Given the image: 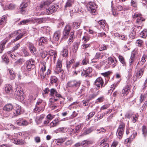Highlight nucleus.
Segmentation results:
<instances>
[{"label": "nucleus", "instance_id": "f257e3e1", "mask_svg": "<svg viewBox=\"0 0 147 147\" xmlns=\"http://www.w3.org/2000/svg\"><path fill=\"white\" fill-rule=\"evenodd\" d=\"M50 96L53 97L50 98L49 102L51 103L55 102L58 100V98H62V96L59 93L57 92L56 89L52 88L50 90Z\"/></svg>", "mask_w": 147, "mask_h": 147}, {"label": "nucleus", "instance_id": "f03ea898", "mask_svg": "<svg viewBox=\"0 0 147 147\" xmlns=\"http://www.w3.org/2000/svg\"><path fill=\"white\" fill-rule=\"evenodd\" d=\"M46 21V19L45 18H30L29 19H27L26 20H23L20 22V23L21 24H27L29 22H32L34 23H35V22H36L38 24H40L45 22Z\"/></svg>", "mask_w": 147, "mask_h": 147}, {"label": "nucleus", "instance_id": "7ed1b4c3", "mask_svg": "<svg viewBox=\"0 0 147 147\" xmlns=\"http://www.w3.org/2000/svg\"><path fill=\"white\" fill-rule=\"evenodd\" d=\"M81 82L80 81L72 80L68 82L66 84V87H70L75 90L77 89L80 86Z\"/></svg>", "mask_w": 147, "mask_h": 147}, {"label": "nucleus", "instance_id": "20e7f679", "mask_svg": "<svg viewBox=\"0 0 147 147\" xmlns=\"http://www.w3.org/2000/svg\"><path fill=\"white\" fill-rule=\"evenodd\" d=\"M46 105V103L43 101L42 100L39 99L36 103L35 108L34 109V111L36 113L39 112L43 109Z\"/></svg>", "mask_w": 147, "mask_h": 147}, {"label": "nucleus", "instance_id": "39448f33", "mask_svg": "<svg viewBox=\"0 0 147 147\" xmlns=\"http://www.w3.org/2000/svg\"><path fill=\"white\" fill-rule=\"evenodd\" d=\"M15 92V95L17 99L20 101L23 100L25 97V94L24 93L22 88L20 87H18Z\"/></svg>", "mask_w": 147, "mask_h": 147}, {"label": "nucleus", "instance_id": "423d86ee", "mask_svg": "<svg viewBox=\"0 0 147 147\" xmlns=\"http://www.w3.org/2000/svg\"><path fill=\"white\" fill-rule=\"evenodd\" d=\"M87 7L88 10L92 14L94 15L96 12V5L94 2H90L88 3L87 5Z\"/></svg>", "mask_w": 147, "mask_h": 147}, {"label": "nucleus", "instance_id": "0eeeda50", "mask_svg": "<svg viewBox=\"0 0 147 147\" xmlns=\"http://www.w3.org/2000/svg\"><path fill=\"white\" fill-rule=\"evenodd\" d=\"M35 61L32 59L26 61V67L29 71H31L35 67Z\"/></svg>", "mask_w": 147, "mask_h": 147}, {"label": "nucleus", "instance_id": "6e6552de", "mask_svg": "<svg viewBox=\"0 0 147 147\" xmlns=\"http://www.w3.org/2000/svg\"><path fill=\"white\" fill-rule=\"evenodd\" d=\"M24 34L25 33L21 32V31L19 30L15 31L13 34L9 35V37L11 38L13 37V35L15 36L18 35L16 38L13 40L15 42L21 38Z\"/></svg>", "mask_w": 147, "mask_h": 147}, {"label": "nucleus", "instance_id": "1a4fd4ad", "mask_svg": "<svg viewBox=\"0 0 147 147\" xmlns=\"http://www.w3.org/2000/svg\"><path fill=\"white\" fill-rule=\"evenodd\" d=\"M104 82L102 78L100 77L97 78L94 82V84L97 87V90L100 87L102 88L103 86Z\"/></svg>", "mask_w": 147, "mask_h": 147}, {"label": "nucleus", "instance_id": "9d476101", "mask_svg": "<svg viewBox=\"0 0 147 147\" xmlns=\"http://www.w3.org/2000/svg\"><path fill=\"white\" fill-rule=\"evenodd\" d=\"M92 71V69L91 67H88L84 68L83 69V71L81 74V75L83 76L86 77Z\"/></svg>", "mask_w": 147, "mask_h": 147}, {"label": "nucleus", "instance_id": "9b49d317", "mask_svg": "<svg viewBox=\"0 0 147 147\" xmlns=\"http://www.w3.org/2000/svg\"><path fill=\"white\" fill-rule=\"evenodd\" d=\"M71 30L70 26L69 25H67L63 31V37L64 38H68L69 31Z\"/></svg>", "mask_w": 147, "mask_h": 147}, {"label": "nucleus", "instance_id": "f8f14e48", "mask_svg": "<svg viewBox=\"0 0 147 147\" xmlns=\"http://www.w3.org/2000/svg\"><path fill=\"white\" fill-rule=\"evenodd\" d=\"M127 118H129L131 117V121L133 123H135L138 119V114H127L126 115Z\"/></svg>", "mask_w": 147, "mask_h": 147}, {"label": "nucleus", "instance_id": "ddd939ff", "mask_svg": "<svg viewBox=\"0 0 147 147\" xmlns=\"http://www.w3.org/2000/svg\"><path fill=\"white\" fill-rule=\"evenodd\" d=\"M62 60L59 59H58L56 65V70L58 72H60L63 74V71L62 69Z\"/></svg>", "mask_w": 147, "mask_h": 147}, {"label": "nucleus", "instance_id": "4468645a", "mask_svg": "<svg viewBox=\"0 0 147 147\" xmlns=\"http://www.w3.org/2000/svg\"><path fill=\"white\" fill-rule=\"evenodd\" d=\"M136 59L135 57L134 56H131L129 59V69L130 70H131L133 69V67L135 64V61Z\"/></svg>", "mask_w": 147, "mask_h": 147}, {"label": "nucleus", "instance_id": "2eb2a0df", "mask_svg": "<svg viewBox=\"0 0 147 147\" xmlns=\"http://www.w3.org/2000/svg\"><path fill=\"white\" fill-rule=\"evenodd\" d=\"M46 66L44 63H43L42 66L41 67L40 72V75L41 78L42 80L44 79L46 76V73H44V72L46 71Z\"/></svg>", "mask_w": 147, "mask_h": 147}, {"label": "nucleus", "instance_id": "dca6fc26", "mask_svg": "<svg viewBox=\"0 0 147 147\" xmlns=\"http://www.w3.org/2000/svg\"><path fill=\"white\" fill-rule=\"evenodd\" d=\"M38 42L39 45L44 46L47 43L48 40L46 37H41L39 39Z\"/></svg>", "mask_w": 147, "mask_h": 147}, {"label": "nucleus", "instance_id": "f3484780", "mask_svg": "<svg viewBox=\"0 0 147 147\" xmlns=\"http://www.w3.org/2000/svg\"><path fill=\"white\" fill-rule=\"evenodd\" d=\"M108 63L112 66V67H114L115 66V64L117 63V60L115 59L114 60V59L111 57H109L108 58Z\"/></svg>", "mask_w": 147, "mask_h": 147}, {"label": "nucleus", "instance_id": "a211bd4d", "mask_svg": "<svg viewBox=\"0 0 147 147\" xmlns=\"http://www.w3.org/2000/svg\"><path fill=\"white\" fill-rule=\"evenodd\" d=\"M21 107L19 105L17 106L13 111V113L14 116H17L20 114Z\"/></svg>", "mask_w": 147, "mask_h": 147}, {"label": "nucleus", "instance_id": "6ab92c4d", "mask_svg": "<svg viewBox=\"0 0 147 147\" xmlns=\"http://www.w3.org/2000/svg\"><path fill=\"white\" fill-rule=\"evenodd\" d=\"M61 35V32L59 31H57L55 32L53 36V39L55 41H57L59 39Z\"/></svg>", "mask_w": 147, "mask_h": 147}, {"label": "nucleus", "instance_id": "aec40b11", "mask_svg": "<svg viewBox=\"0 0 147 147\" xmlns=\"http://www.w3.org/2000/svg\"><path fill=\"white\" fill-rule=\"evenodd\" d=\"M12 87L11 85L9 84H5V90L6 93H9L12 92Z\"/></svg>", "mask_w": 147, "mask_h": 147}, {"label": "nucleus", "instance_id": "412c9836", "mask_svg": "<svg viewBox=\"0 0 147 147\" xmlns=\"http://www.w3.org/2000/svg\"><path fill=\"white\" fill-rule=\"evenodd\" d=\"M130 88L128 85H126L122 90V94L127 95L130 91Z\"/></svg>", "mask_w": 147, "mask_h": 147}, {"label": "nucleus", "instance_id": "4be33fe9", "mask_svg": "<svg viewBox=\"0 0 147 147\" xmlns=\"http://www.w3.org/2000/svg\"><path fill=\"white\" fill-rule=\"evenodd\" d=\"M13 108V107L12 105L10 104H9L6 105L4 107L3 110L4 111H7L9 112L12 110Z\"/></svg>", "mask_w": 147, "mask_h": 147}, {"label": "nucleus", "instance_id": "5701e85b", "mask_svg": "<svg viewBox=\"0 0 147 147\" xmlns=\"http://www.w3.org/2000/svg\"><path fill=\"white\" fill-rule=\"evenodd\" d=\"M28 5L26 3L23 2L20 5L19 8L20 10L22 13L26 11V8L27 6Z\"/></svg>", "mask_w": 147, "mask_h": 147}, {"label": "nucleus", "instance_id": "b1692460", "mask_svg": "<svg viewBox=\"0 0 147 147\" xmlns=\"http://www.w3.org/2000/svg\"><path fill=\"white\" fill-rule=\"evenodd\" d=\"M144 71V69L142 68L136 74V77L137 78H140L142 76Z\"/></svg>", "mask_w": 147, "mask_h": 147}, {"label": "nucleus", "instance_id": "393cba45", "mask_svg": "<svg viewBox=\"0 0 147 147\" xmlns=\"http://www.w3.org/2000/svg\"><path fill=\"white\" fill-rule=\"evenodd\" d=\"M141 51L140 49H139L138 48H136L133 50L131 53V56H134L135 57V55H139L140 54Z\"/></svg>", "mask_w": 147, "mask_h": 147}, {"label": "nucleus", "instance_id": "a878e982", "mask_svg": "<svg viewBox=\"0 0 147 147\" xmlns=\"http://www.w3.org/2000/svg\"><path fill=\"white\" fill-rule=\"evenodd\" d=\"M104 53H101L97 52L96 53L94 59H102L103 57Z\"/></svg>", "mask_w": 147, "mask_h": 147}, {"label": "nucleus", "instance_id": "bb28decb", "mask_svg": "<svg viewBox=\"0 0 147 147\" xmlns=\"http://www.w3.org/2000/svg\"><path fill=\"white\" fill-rule=\"evenodd\" d=\"M68 47L65 48H63L61 52L62 55L64 57H67L68 55V51L67 48Z\"/></svg>", "mask_w": 147, "mask_h": 147}, {"label": "nucleus", "instance_id": "cd10ccee", "mask_svg": "<svg viewBox=\"0 0 147 147\" xmlns=\"http://www.w3.org/2000/svg\"><path fill=\"white\" fill-rule=\"evenodd\" d=\"M59 123V121L57 118H55L52 122L50 123V127H54L56 126Z\"/></svg>", "mask_w": 147, "mask_h": 147}, {"label": "nucleus", "instance_id": "c85d7f7f", "mask_svg": "<svg viewBox=\"0 0 147 147\" xmlns=\"http://www.w3.org/2000/svg\"><path fill=\"white\" fill-rule=\"evenodd\" d=\"M57 81V78L55 76H52L50 78V83L52 84L54 83H56Z\"/></svg>", "mask_w": 147, "mask_h": 147}, {"label": "nucleus", "instance_id": "c756f323", "mask_svg": "<svg viewBox=\"0 0 147 147\" xmlns=\"http://www.w3.org/2000/svg\"><path fill=\"white\" fill-rule=\"evenodd\" d=\"M70 26L74 28H77L79 27L80 23L78 22H73L70 24Z\"/></svg>", "mask_w": 147, "mask_h": 147}, {"label": "nucleus", "instance_id": "7c9ffc66", "mask_svg": "<svg viewBox=\"0 0 147 147\" xmlns=\"http://www.w3.org/2000/svg\"><path fill=\"white\" fill-rule=\"evenodd\" d=\"M145 19L142 18V17L138 18H137L136 21V23L138 24H142V22L144 21Z\"/></svg>", "mask_w": 147, "mask_h": 147}, {"label": "nucleus", "instance_id": "2f4dec72", "mask_svg": "<svg viewBox=\"0 0 147 147\" xmlns=\"http://www.w3.org/2000/svg\"><path fill=\"white\" fill-rule=\"evenodd\" d=\"M66 139L67 138H62L57 139L56 140V142L57 144H61L64 142Z\"/></svg>", "mask_w": 147, "mask_h": 147}, {"label": "nucleus", "instance_id": "473e14b6", "mask_svg": "<svg viewBox=\"0 0 147 147\" xmlns=\"http://www.w3.org/2000/svg\"><path fill=\"white\" fill-rule=\"evenodd\" d=\"M140 36L144 38H145L147 36V30L144 29L140 33Z\"/></svg>", "mask_w": 147, "mask_h": 147}, {"label": "nucleus", "instance_id": "72a5a7b5", "mask_svg": "<svg viewBox=\"0 0 147 147\" xmlns=\"http://www.w3.org/2000/svg\"><path fill=\"white\" fill-rule=\"evenodd\" d=\"M123 131L119 130H117V136L119 139L121 138L123 134Z\"/></svg>", "mask_w": 147, "mask_h": 147}, {"label": "nucleus", "instance_id": "f704fd0d", "mask_svg": "<svg viewBox=\"0 0 147 147\" xmlns=\"http://www.w3.org/2000/svg\"><path fill=\"white\" fill-rule=\"evenodd\" d=\"M57 131L58 132L64 133L67 131V129L65 127H61L58 129Z\"/></svg>", "mask_w": 147, "mask_h": 147}, {"label": "nucleus", "instance_id": "c9c22d12", "mask_svg": "<svg viewBox=\"0 0 147 147\" xmlns=\"http://www.w3.org/2000/svg\"><path fill=\"white\" fill-rule=\"evenodd\" d=\"M75 61L74 59H72L67 63V69H69L70 68L71 65Z\"/></svg>", "mask_w": 147, "mask_h": 147}, {"label": "nucleus", "instance_id": "e433bc0d", "mask_svg": "<svg viewBox=\"0 0 147 147\" xmlns=\"http://www.w3.org/2000/svg\"><path fill=\"white\" fill-rule=\"evenodd\" d=\"M98 24L102 28H104L106 25L105 21V20H100L98 21Z\"/></svg>", "mask_w": 147, "mask_h": 147}, {"label": "nucleus", "instance_id": "4c0bfd02", "mask_svg": "<svg viewBox=\"0 0 147 147\" xmlns=\"http://www.w3.org/2000/svg\"><path fill=\"white\" fill-rule=\"evenodd\" d=\"M99 94V91L98 90L96 92L92 94H90L89 96L90 99L96 97Z\"/></svg>", "mask_w": 147, "mask_h": 147}, {"label": "nucleus", "instance_id": "58836bf2", "mask_svg": "<svg viewBox=\"0 0 147 147\" xmlns=\"http://www.w3.org/2000/svg\"><path fill=\"white\" fill-rule=\"evenodd\" d=\"M73 11L76 13L80 11L81 10L80 6L78 5L75 6Z\"/></svg>", "mask_w": 147, "mask_h": 147}, {"label": "nucleus", "instance_id": "ea45409f", "mask_svg": "<svg viewBox=\"0 0 147 147\" xmlns=\"http://www.w3.org/2000/svg\"><path fill=\"white\" fill-rule=\"evenodd\" d=\"M142 131L144 136L145 137L147 135V128L144 126L142 127Z\"/></svg>", "mask_w": 147, "mask_h": 147}, {"label": "nucleus", "instance_id": "a19ab883", "mask_svg": "<svg viewBox=\"0 0 147 147\" xmlns=\"http://www.w3.org/2000/svg\"><path fill=\"white\" fill-rule=\"evenodd\" d=\"M146 56L145 55H144L142 58L141 59L140 61H139L138 64L139 63L141 64V65H143L146 61Z\"/></svg>", "mask_w": 147, "mask_h": 147}, {"label": "nucleus", "instance_id": "79ce46f5", "mask_svg": "<svg viewBox=\"0 0 147 147\" xmlns=\"http://www.w3.org/2000/svg\"><path fill=\"white\" fill-rule=\"evenodd\" d=\"M16 5L13 3H11L8 5H7L6 7L8 9L12 10L15 8Z\"/></svg>", "mask_w": 147, "mask_h": 147}, {"label": "nucleus", "instance_id": "37998d69", "mask_svg": "<svg viewBox=\"0 0 147 147\" xmlns=\"http://www.w3.org/2000/svg\"><path fill=\"white\" fill-rule=\"evenodd\" d=\"M119 58L120 61L123 65H125L126 62H125L124 58L122 56L119 55Z\"/></svg>", "mask_w": 147, "mask_h": 147}, {"label": "nucleus", "instance_id": "c03bdc74", "mask_svg": "<svg viewBox=\"0 0 147 147\" xmlns=\"http://www.w3.org/2000/svg\"><path fill=\"white\" fill-rule=\"evenodd\" d=\"M50 92V90L48 88H47L45 89L44 90V92L42 94L44 96H47L48 93L49 92Z\"/></svg>", "mask_w": 147, "mask_h": 147}, {"label": "nucleus", "instance_id": "a18cd8bd", "mask_svg": "<svg viewBox=\"0 0 147 147\" xmlns=\"http://www.w3.org/2000/svg\"><path fill=\"white\" fill-rule=\"evenodd\" d=\"M93 130L91 128H90L86 130L82 134L83 135H86L90 133Z\"/></svg>", "mask_w": 147, "mask_h": 147}, {"label": "nucleus", "instance_id": "49530a36", "mask_svg": "<svg viewBox=\"0 0 147 147\" xmlns=\"http://www.w3.org/2000/svg\"><path fill=\"white\" fill-rule=\"evenodd\" d=\"M90 47V44H86L85 43H84L81 46V47L83 49H86L88 48H89Z\"/></svg>", "mask_w": 147, "mask_h": 147}, {"label": "nucleus", "instance_id": "de8ad7c7", "mask_svg": "<svg viewBox=\"0 0 147 147\" xmlns=\"http://www.w3.org/2000/svg\"><path fill=\"white\" fill-rule=\"evenodd\" d=\"M82 142V145H83V146L84 145L92 144V141L88 140H84Z\"/></svg>", "mask_w": 147, "mask_h": 147}, {"label": "nucleus", "instance_id": "09e8293b", "mask_svg": "<svg viewBox=\"0 0 147 147\" xmlns=\"http://www.w3.org/2000/svg\"><path fill=\"white\" fill-rule=\"evenodd\" d=\"M125 125L124 123H122L119 125L117 130H119L123 131H124Z\"/></svg>", "mask_w": 147, "mask_h": 147}, {"label": "nucleus", "instance_id": "8fccbe9b", "mask_svg": "<svg viewBox=\"0 0 147 147\" xmlns=\"http://www.w3.org/2000/svg\"><path fill=\"white\" fill-rule=\"evenodd\" d=\"M24 62V60L23 59H20L17 60L16 63L18 65H21Z\"/></svg>", "mask_w": 147, "mask_h": 147}, {"label": "nucleus", "instance_id": "3c124183", "mask_svg": "<svg viewBox=\"0 0 147 147\" xmlns=\"http://www.w3.org/2000/svg\"><path fill=\"white\" fill-rule=\"evenodd\" d=\"M45 116L42 115L37 117V121L39 123H40L42 122V120L44 118Z\"/></svg>", "mask_w": 147, "mask_h": 147}, {"label": "nucleus", "instance_id": "603ef678", "mask_svg": "<svg viewBox=\"0 0 147 147\" xmlns=\"http://www.w3.org/2000/svg\"><path fill=\"white\" fill-rule=\"evenodd\" d=\"M9 72L10 74V75L12 76V77L11 78H10L11 79H13L15 78V73L13 70L12 69H9Z\"/></svg>", "mask_w": 147, "mask_h": 147}, {"label": "nucleus", "instance_id": "864d4df0", "mask_svg": "<svg viewBox=\"0 0 147 147\" xmlns=\"http://www.w3.org/2000/svg\"><path fill=\"white\" fill-rule=\"evenodd\" d=\"M73 3V2L70 0H68L67 1L66 5H65V7H70L72 5Z\"/></svg>", "mask_w": 147, "mask_h": 147}, {"label": "nucleus", "instance_id": "5fc2aeb1", "mask_svg": "<svg viewBox=\"0 0 147 147\" xmlns=\"http://www.w3.org/2000/svg\"><path fill=\"white\" fill-rule=\"evenodd\" d=\"M136 43L139 47H141L143 44V41L141 40L138 39L137 40Z\"/></svg>", "mask_w": 147, "mask_h": 147}, {"label": "nucleus", "instance_id": "6e6d98bb", "mask_svg": "<svg viewBox=\"0 0 147 147\" xmlns=\"http://www.w3.org/2000/svg\"><path fill=\"white\" fill-rule=\"evenodd\" d=\"M55 117V116L52 115L51 114H49L46 116V118L49 120L50 121L53 119Z\"/></svg>", "mask_w": 147, "mask_h": 147}, {"label": "nucleus", "instance_id": "4d7b16f0", "mask_svg": "<svg viewBox=\"0 0 147 147\" xmlns=\"http://www.w3.org/2000/svg\"><path fill=\"white\" fill-rule=\"evenodd\" d=\"M22 71L25 74L28 73V71H29L28 69H27V68L24 66H23L21 68Z\"/></svg>", "mask_w": 147, "mask_h": 147}, {"label": "nucleus", "instance_id": "13d9d810", "mask_svg": "<svg viewBox=\"0 0 147 147\" xmlns=\"http://www.w3.org/2000/svg\"><path fill=\"white\" fill-rule=\"evenodd\" d=\"M73 143V140H68L65 143V146H67L71 145Z\"/></svg>", "mask_w": 147, "mask_h": 147}, {"label": "nucleus", "instance_id": "bf43d9fd", "mask_svg": "<svg viewBox=\"0 0 147 147\" xmlns=\"http://www.w3.org/2000/svg\"><path fill=\"white\" fill-rule=\"evenodd\" d=\"M81 124H79L75 127V131H74V133H76L79 132V130L81 127Z\"/></svg>", "mask_w": 147, "mask_h": 147}, {"label": "nucleus", "instance_id": "052dcab7", "mask_svg": "<svg viewBox=\"0 0 147 147\" xmlns=\"http://www.w3.org/2000/svg\"><path fill=\"white\" fill-rule=\"evenodd\" d=\"M142 17V15L140 13H136L134 14V15L132 16V17L133 18H138Z\"/></svg>", "mask_w": 147, "mask_h": 147}, {"label": "nucleus", "instance_id": "680f3d73", "mask_svg": "<svg viewBox=\"0 0 147 147\" xmlns=\"http://www.w3.org/2000/svg\"><path fill=\"white\" fill-rule=\"evenodd\" d=\"M21 122V125L26 126L29 124L28 122L25 120H22Z\"/></svg>", "mask_w": 147, "mask_h": 147}, {"label": "nucleus", "instance_id": "e2e57ef3", "mask_svg": "<svg viewBox=\"0 0 147 147\" xmlns=\"http://www.w3.org/2000/svg\"><path fill=\"white\" fill-rule=\"evenodd\" d=\"M90 39V38L88 36H84L82 38L84 43H86Z\"/></svg>", "mask_w": 147, "mask_h": 147}, {"label": "nucleus", "instance_id": "0e129e2a", "mask_svg": "<svg viewBox=\"0 0 147 147\" xmlns=\"http://www.w3.org/2000/svg\"><path fill=\"white\" fill-rule=\"evenodd\" d=\"M49 7L51 9H50L51 10V11H52L53 13L56 11L57 8V7H56L55 5L51 6Z\"/></svg>", "mask_w": 147, "mask_h": 147}, {"label": "nucleus", "instance_id": "69168bd1", "mask_svg": "<svg viewBox=\"0 0 147 147\" xmlns=\"http://www.w3.org/2000/svg\"><path fill=\"white\" fill-rule=\"evenodd\" d=\"M20 44L19 43L17 44L12 48V51H15L17 50L20 47Z\"/></svg>", "mask_w": 147, "mask_h": 147}, {"label": "nucleus", "instance_id": "338daca9", "mask_svg": "<svg viewBox=\"0 0 147 147\" xmlns=\"http://www.w3.org/2000/svg\"><path fill=\"white\" fill-rule=\"evenodd\" d=\"M88 62V60L87 59H85L82 61L81 64L82 65H86Z\"/></svg>", "mask_w": 147, "mask_h": 147}, {"label": "nucleus", "instance_id": "774afa93", "mask_svg": "<svg viewBox=\"0 0 147 147\" xmlns=\"http://www.w3.org/2000/svg\"><path fill=\"white\" fill-rule=\"evenodd\" d=\"M118 143L119 142L118 141L114 140L111 145V147H116L118 145Z\"/></svg>", "mask_w": 147, "mask_h": 147}]
</instances>
